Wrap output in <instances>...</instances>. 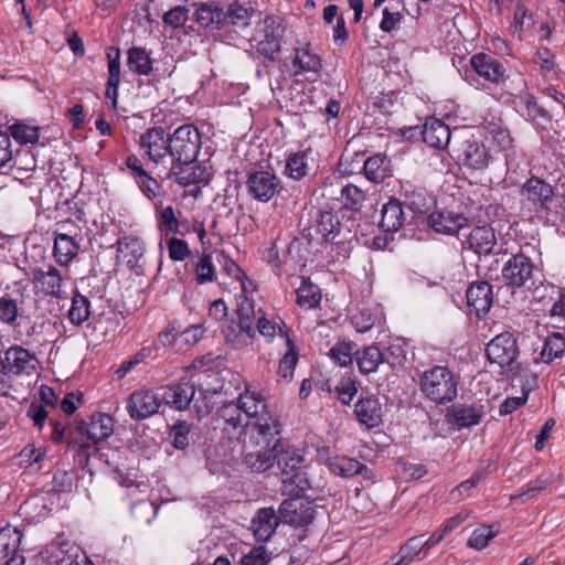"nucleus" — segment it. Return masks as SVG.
<instances>
[{
	"label": "nucleus",
	"instance_id": "1",
	"mask_svg": "<svg viewBox=\"0 0 565 565\" xmlns=\"http://www.w3.org/2000/svg\"><path fill=\"white\" fill-rule=\"evenodd\" d=\"M281 424L277 416H263L245 431L242 451L244 465L252 472H265L274 466L280 446Z\"/></svg>",
	"mask_w": 565,
	"mask_h": 565
},
{
	"label": "nucleus",
	"instance_id": "2",
	"mask_svg": "<svg viewBox=\"0 0 565 565\" xmlns=\"http://www.w3.org/2000/svg\"><path fill=\"white\" fill-rule=\"evenodd\" d=\"M217 416L224 422V429L243 428L244 433L253 423L258 422L263 416H275L256 393L246 392L241 394L237 402L223 404L217 409Z\"/></svg>",
	"mask_w": 565,
	"mask_h": 565
},
{
	"label": "nucleus",
	"instance_id": "3",
	"mask_svg": "<svg viewBox=\"0 0 565 565\" xmlns=\"http://www.w3.org/2000/svg\"><path fill=\"white\" fill-rule=\"evenodd\" d=\"M236 301L237 320L228 321L223 329V334L228 345L235 350H241L254 342L256 338L254 324L263 311L262 308L256 309L253 297L237 295Z\"/></svg>",
	"mask_w": 565,
	"mask_h": 565
},
{
	"label": "nucleus",
	"instance_id": "4",
	"mask_svg": "<svg viewBox=\"0 0 565 565\" xmlns=\"http://www.w3.org/2000/svg\"><path fill=\"white\" fill-rule=\"evenodd\" d=\"M459 376L448 366L434 365L426 370L419 379L423 395L437 405H446L458 395Z\"/></svg>",
	"mask_w": 565,
	"mask_h": 565
},
{
	"label": "nucleus",
	"instance_id": "5",
	"mask_svg": "<svg viewBox=\"0 0 565 565\" xmlns=\"http://www.w3.org/2000/svg\"><path fill=\"white\" fill-rule=\"evenodd\" d=\"M284 33L282 18L268 14L257 22L249 38L250 46L264 57L275 60V55L280 52Z\"/></svg>",
	"mask_w": 565,
	"mask_h": 565
},
{
	"label": "nucleus",
	"instance_id": "6",
	"mask_svg": "<svg viewBox=\"0 0 565 565\" xmlns=\"http://www.w3.org/2000/svg\"><path fill=\"white\" fill-rule=\"evenodd\" d=\"M201 148V136L193 125H183L169 138V154L180 164L194 162Z\"/></svg>",
	"mask_w": 565,
	"mask_h": 565
},
{
	"label": "nucleus",
	"instance_id": "7",
	"mask_svg": "<svg viewBox=\"0 0 565 565\" xmlns=\"http://www.w3.org/2000/svg\"><path fill=\"white\" fill-rule=\"evenodd\" d=\"M455 153L459 164L475 171L487 169L492 160L486 143L475 136L462 140L455 149Z\"/></svg>",
	"mask_w": 565,
	"mask_h": 565
},
{
	"label": "nucleus",
	"instance_id": "8",
	"mask_svg": "<svg viewBox=\"0 0 565 565\" xmlns=\"http://www.w3.org/2000/svg\"><path fill=\"white\" fill-rule=\"evenodd\" d=\"M519 194L530 205L534 206L535 211L547 212L551 210L555 191L550 182L532 175L521 185Z\"/></svg>",
	"mask_w": 565,
	"mask_h": 565
},
{
	"label": "nucleus",
	"instance_id": "9",
	"mask_svg": "<svg viewBox=\"0 0 565 565\" xmlns=\"http://www.w3.org/2000/svg\"><path fill=\"white\" fill-rule=\"evenodd\" d=\"M405 222V214L402 203L396 199H391L383 205L381 211L380 228L384 233V237L374 236L372 247H386L394 239Z\"/></svg>",
	"mask_w": 565,
	"mask_h": 565
},
{
	"label": "nucleus",
	"instance_id": "10",
	"mask_svg": "<svg viewBox=\"0 0 565 565\" xmlns=\"http://www.w3.org/2000/svg\"><path fill=\"white\" fill-rule=\"evenodd\" d=\"M519 348L516 338L510 331L497 334L486 348V355L490 363H495L500 367L511 365L518 358Z\"/></svg>",
	"mask_w": 565,
	"mask_h": 565
},
{
	"label": "nucleus",
	"instance_id": "11",
	"mask_svg": "<svg viewBox=\"0 0 565 565\" xmlns=\"http://www.w3.org/2000/svg\"><path fill=\"white\" fill-rule=\"evenodd\" d=\"M312 502L302 497L286 499L279 507L280 520L294 526H307L315 519Z\"/></svg>",
	"mask_w": 565,
	"mask_h": 565
},
{
	"label": "nucleus",
	"instance_id": "12",
	"mask_svg": "<svg viewBox=\"0 0 565 565\" xmlns=\"http://www.w3.org/2000/svg\"><path fill=\"white\" fill-rule=\"evenodd\" d=\"M472 70L484 81L497 86L505 84L508 79L505 62L483 52L470 57Z\"/></svg>",
	"mask_w": 565,
	"mask_h": 565
},
{
	"label": "nucleus",
	"instance_id": "13",
	"mask_svg": "<svg viewBox=\"0 0 565 565\" xmlns=\"http://www.w3.org/2000/svg\"><path fill=\"white\" fill-rule=\"evenodd\" d=\"M466 303L470 316L482 319L493 303L492 286L487 281L471 282L466 291Z\"/></svg>",
	"mask_w": 565,
	"mask_h": 565
},
{
	"label": "nucleus",
	"instance_id": "14",
	"mask_svg": "<svg viewBox=\"0 0 565 565\" xmlns=\"http://www.w3.org/2000/svg\"><path fill=\"white\" fill-rule=\"evenodd\" d=\"M279 447L275 454V461H277L278 468L284 475H290V477L282 481L296 484L300 490H303L307 481L301 478L298 471L303 461L300 450L289 446L285 447L281 444Z\"/></svg>",
	"mask_w": 565,
	"mask_h": 565
},
{
	"label": "nucleus",
	"instance_id": "15",
	"mask_svg": "<svg viewBox=\"0 0 565 565\" xmlns=\"http://www.w3.org/2000/svg\"><path fill=\"white\" fill-rule=\"evenodd\" d=\"M3 365L10 376H36L38 359L22 347L8 349Z\"/></svg>",
	"mask_w": 565,
	"mask_h": 565
},
{
	"label": "nucleus",
	"instance_id": "16",
	"mask_svg": "<svg viewBox=\"0 0 565 565\" xmlns=\"http://www.w3.org/2000/svg\"><path fill=\"white\" fill-rule=\"evenodd\" d=\"M161 401L151 390L136 391L129 397L127 411L132 419L143 420L158 413Z\"/></svg>",
	"mask_w": 565,
	"mask_h": 565
},
{
	"label": "nucleus",
	"instance_id": "17",
	"mask_svg": "<svg viewBox=\"0 0 565 565\" xmlns=\"http://www.w3.org/2000/svg\"><path fill=\"white\" fill-rule=\"evenodd\" d=\"M279 183L274 172L257 171L248 177L247 189L255 200L268 202L278 193Z\"/></svg>",
	"mask_w": 565,
	"mask_h": 565
},
{
	"label": "nucleus",
	"instance_id": "18",
	"mask_svg": "<svg viewBox=\"0 0 565 565\" xmlns=\"http://www.w3.org/2000/svg\"><path fill=\"white\" fill-rule=\"evenodd\" d=\"M534 265L521 252L513 255L502 269V276L508 285L523 287L533 276Z\"/></svg>",
	"mask_w": 565,
	"mask_h": 565
},
{
	"label": "nucleus",
	"instance_id": "19",
	"mask_svg": "<svg viewBox=\"0 0 565 565\" xmlns=\"http://www.w3.org/2000/svg\"><path fill=\"white\" fill-rule=\"evenodd\" d=\"M486 415L482 404H454L447 413L448 422L458 429L476 426Z\"/></svg>",
	"mask_w": 565,
	"mask_h": 565
},
{
	"label": "nucleus",
	"instance_id": "20",
	"mask_svg": "<svg viewBox=\"0 0 565 565\" xmlns=\"http://www.w3.org/2000/svg\"><path fill=\"white\" fill-rule=\"evenodd\" d=\"M429 227L436 233L455 235L468 226V218L462 214L448 211H435L427 218Z\"/></svg>",
	"mask_w": 565,
	"mask_h": 565
},
{
	"label": "nucleus",
	"instance_id": "21",
	"mask_svg": "<svg viewBox=\"0 0 565 565\" xmlns=\"http://www.w3.org/2000/svg\"><path fill=\"white\" fill-rule=\"evenodd\" d=\"M139 143L154 163H159L169 152V138H166L164 130L161 127L148 129L140 136Z\"/></svg>",
	"mask_w": 565,
	"mask_h": 565
},
{
	"label": "nucleus",
	"instance_id": "22",
	"mask_svg": "<svg viewBox=\"0 0 565 565\" xmlns=\"http://www.w3.org/2000/svg\"><path fill=\"white\" fill-rule=\"evenodd\" d=\"M33 281L35 288L45 296L65 298L62 289L63 278L56 268L49 266L46 270L33 269Z\"/></svg>",
	"mask_w": 565,
	"mask_h": 565
},
{
	"label": "nucleus",
	"instance_id": "23",
	"mask_svg": "<svg viewBox=\"0 0 565 565\" xmlns=\"http://www.w3.org/2000/svg\"><path fill=\"white\" fill-rule=\"evenodd\" d=\"M78 430L85 434L94 444L106 440L114 431V419L104 413L93 414L89 422H83Z\"/></svg>",
	"mask_w": 565,
	"mask_h": 565
},
{
	"label": "nucleus",
	"instance_id": "24",
	"mask_svg": "<svg viewBox=\"0 0 565 565\" xmlns=\"http://www.w3.org/2000/svg\"><path fill=\"white\" fill-rule=\"evenodd\" d=\"M565 352V335L561 332L550 333L543 341L541 348L533 351L534 364H551L555 359H559Z\"/></svg>",
	"mask_w": 565,
	"mask_h": 565
},
{
	"label": "nucleus",
	"instance_id": "25",
	"mask_svg": "<svg viewBox=\"0 0 565 565\" xmlns=\"http://www.w3.org/2000/svg\"><path fill=\"white\" fill-rule=\"evenodd\" d=\"M423 141L435 149H445L451 138L449 126L437 118H427L422 130Z\"/></svg>",
	"mask_w": 565,
	"mask_h": 565
},
{
	"label": "nucleus",
	"instance_id": "26",
	"mask_svg": "<svg viewBox=\"0 0 565 565\" xmlns=\"http://www.w3.org/2000/svg\"><path fill=\"white\" fill-rule=\"evenodd\" d=\"M280 521V515H277L273 508L258 510L252 520V530L255 539L260 542L268 541L275 533Z\"/></svg>",
	"mask_w": 565,
	"mask_h": 565
},
{
	"label": "nucleus",
	"instance_id": "27",
	"mask_svg": "<svg viewBox=\"0 0 565 565\" xmlns=\"http://www.w3.org/2000/svg\"><path fill=\"white\" fill-rule=\"evenodd\" d=\"M340 231V223L331 212H320L316 224L310 228L311 243L323 245L331 242Z\"/></svg>",
	"mask_w": 565,
	"mask_h": 565
},
{
	"label": "nucleus",
	"instance_id": "28",
	"mask_svg": "<svg viewBox=\"0 0 565 565\" xmlns=\"http://www.w3.org/2000/svg\"><path fill=\"white\" fill-rule=\"evenodd\" d=\"M382 406L376 397L362 398L355 403V418L366 429L379 427L382 424Z\"/></svg>",
	"mask_w": 565,
	"mask_h": 565
},
{
	"label": "nucleus",
	"instance_id": "29",
	"mask_svg": "<svg viewBox=\"0 0 565 565\" xmlns=\"http://www.w3.org/2000/svg\"><path fill=\"white\" fill-rule=\"evenodd\" d=\"M195 395V387L189 382L167 386L161 399L177 409H186Z\"/></svg>",
	"mask_w": 565,
	"mask_h": 565
},
{
	"label": "nucleus",
	"instance_id": "30",
	"mask_svg": "<svg viewBox=\"0 0 565 565\" xmlns=\"http://www.w3.org/2000/svg\"><path fill=\"white\" fill-rule=\"evenodd\" d=\"M126 167L145 194L148 196L157 195L159 183L143 169V166L138 157L135 154L127 157Z\"/></svg>",
	"mask_w": 565,
	"mask_h": 565
},
{
	"label": "nucleus",
	"instance_id": "31",
	"mask_svg": "<svg viewBox=\"0 0 565 565\" xmlns=\"http://www.w3.org/2000/svg\"><path fill=\"white\" fill-rule=\"evenodd\" d=\"M422 537L415 535L406 540L398 548L397 553L390 557L383 565H409L422 552Z\"/></svg>",
	"mask_w": 565,
	"mask_h": 565
},
{
	"label": "nucleus",
	"instance_id": "32",
	"mask_svg": "<svg viewBox=\"0 0 565 565\" xmlns=\"http://www.w3.org/2000/svg\"><path fill=\"white\" fill-rule=\"evenodd\" d=\"M320 67V57L312 53L308 46L295 50V55L292 57V76H299L309 72L317 73Z\"/></svg>",
	"mask_w": 565,
	"mask_h": 565
},
{
	"label": "nucleus",
	"instance_id": "33",
	"mask_svg": "<svg viewBox=\"0 0 565 565\" xmlns=\"http://www.w3.org/2000/svg\"><path fill=\"white\" fill-rule=\"evenodd\" d=\"M364 175L373 183H380L390 175L391 160L385 154H374L364 161Z\"/></svg>",
	"mask_w": 565,
	"mask_h": 565
},
{
	"label": "nucleus",
	"instance_id": "34",
	"mask_svg": "<svg viewBox=\"0 0 565 565\" xmlns=\"http://www.w3.org/2000/svg\"><path fill=\"white\" fill-rule=\"evenodd\" d=\"M77 552L78 547L63 537H57L46 547V553L55 565L73 563V559L77 557Z\"/></svg>",
	"mask_w": 565,
	"mask_h": 565
},
{
	"label": "nucleus",
	"instance_id": "35",
	"mask_svg": "<svg viewBox=\"0 0 565 565\" xmlns=\"http://www.w3.org/2000/svg\"><path fill=\"white\" fill-rule=\"evenodd\" d=\"M196 22L203 28H225V12L214 3H202L196 10Z\"/></svg>",
	"mask_w": 565,
	"mask_h": 565
},
{
	"label": "nucleus",
	"instance_id": "36",
	"mask_svg": "<svg viewBox=\"0 0 565 565\" xmlns=\"http://www.w3.org/2000/svg\"><path fill=\"white\" fill-rule=\"evenodd\" d=\"M523 114L537 125H546L552 121L551 114L541 105L537 104L536 98L525 92L519 96Z\"/></svg>",
	"mask_w": 565,
	"mask_h": 565
},
{
	"label": "nucleus",
	"instance_id": "37",
	"mask_svg": "<svg viewBox=\"0 0 565 565\" xmlns=\"http://www.w3.org/2000/svg\"><path fill=\"white\" fill-rule=\"evenodd\" d=\"M311 150L290 153L286 159L285 174L292 180H300L308 174Z\"/></svg>",
	"mask_w": 565,
	"mask_h": 565
},
{
	"label": "nucleus",
	"instance_id": "38",
	"mask_svg": "<svg viewBox=\"0 0 565 565\" xmlns=\"http://www.w3.org/2000/svg\"><path fill=\"white\" fill-rule=\"evenodd\" d=\"M20 543V532L17 529L4 527L0 530V559L6 565H14V554Z\"/></svg>",
	"mask_w": 565,
	"mask_h": 565
},
{
	"label": "nucleus",
	"instance_id": "39",
	"mask_svg": "<svg viewBox=\"0 0 565 565\" xmlns=\"http://www.w3.org/2000/svg\"><path fill=\"white\" fill-rule=\"evenodd\" d=\"M383 362V353L376 345L366 347L362 352L355 351V363L363 374L375 372Z\"/></svg>",
	"mask_w": 565,
	"mask_h": 565
},
{
	"label": "nucleus",
	"instance_id": "40",
	"mask_svg": "<svg viewBox=\"0 0 565 565\" xmlns=\"http://www.w3.org/2000/svg\"><path fill=\"white\" fill-rule=\"evenodd\" d=\"M127 65L129 70L139 75H149L152 71V62L148 53L142 47H131L128 50Z\"/></svg>",
	"mask_w": 565,
	"mask_h": 565
},
{
	"label": "nucleus",
	"instance_id": "41",
	"mask_svg": "<svg viewBox=\"0 0 565 565\" xmlns=\"http://www.w3.org/2000/svg\"><path fill=\"white\" fill-rule=\"evenodd\" d=\"M500 532V524L481 525L475 529L468 540L467 545L470 548L482 551Z\"/></svg>",
	"mask_w": 565,
	"mask_h": 565
},
{
	"label": "nucleus",
	"instance_id": "42",
	"mask_svg": "<svg viewBox=\"0 0 565 565\" xmlns=\"http://www.w3.org/2000/svg\"><path fill=\"white\" fill-rule=\"evenodd\" d=\"M256 15V10L252 7H244L239 3H233L225 12V26L232 24L237 28L248 26L250 20Z\"/></svg>",
	"mask_w": 565,
	"mask_h": 565
},
{
	"label": "nucleus",
	"instance_id": "43",
	"mask_svg": "<svg viewBox=\"0 0 565 565\" xmlns=\"http://www.w3.org/2000/svg\"><path fill=\"white\" fill-rule=\"evenodd\" d=\"M286 344L288 349L279 362L278 374L286 382H289L294 376V372L298 363V354L296 351V345L290 337H287Z\"/></svg>",
	"mask_w": 565,
	"mask_h": 565
},
{
	"label": "nucleus",
	"instance_id": "44",
	"mask_svg": "<svg viewBox=\"0 0 565 565\" xmlns=\"http://www.w3.org/2000/svg\"><path fill=\"white\" fill-rule=\"evenodd\" d=\"M462 235L468 238V247H493L495 244L494 231L489 225L476 226L469 234L463 233Z\"/></svg>",
	"mask_w": 565,
	"mask_h": 565
},
{
	"label": "nucleus",
	"instance_id": "45",
	"mask_svg": "<svg viewBox=\"0 0 565 565\" xmlns=\"http://www.w3.org/2000/svg\"><path fill=\"white\" fill-rule=\"evenodd\" d=\"M89 301L88 299L75 291L72 297V305L68 310V318L75 326H81L89 317Z\"/></svg>",
	"mask_w": 565,
	"mask_h": 565
},
{
	"label": "nucleus",
	"instance_id": "46",
	"mask_svg": "<svg viewBox=\"0 0 565 565\" xmlns=\"http://www.w3.org/2000/svg\"><path fill=\"white\" fill-rule=\"evenodd\" d=\"M256 323V331L259 332L267 341H271L275 337V334L279 333L281 338H284L287 341L288 334V328L287 326L280 321L279 323L274 322L271 320H268L265 318L264 313L259 315Z\"/></svg>",
	"mask_w": 565,
	"mask_h": 565
},
{
	"label": "nucleus",
	"instance_id": "47",
	"mask_svg": "<svg viewBox=\"0 0 565 565\" xmlns=\"http://www.w3.org/2000/svg\"><path fill=\"white\" fill-rule=\"evenodd\" d=\"M486 471L484 470H478L471 475V477L461 483H459L457 487H455L451 492L450 497L451 500L455 502L461 501L462 499L470 495V491L477 488V486L484 479Z\"/></svg>",
	"mask_w": 565,
	"mask_h": 565
},
{
	"label": "nucleus",
	"instance_id": "48",
	"mask_svg": "<svg viewBox=\"0 0 565 565\" xmlns=\"http://www.w3.org/2000/svg\"><path fill=\"white\" fill-rule=\"evenodd\" d=\"M321 301L319 288L315 285L302 281L297 290V303L300 307L315 308Z\"/></svg>",
	"mask_w": 565,
	"mask_h": 565
},
{
	"label": "nucleus",
	"instance_id": "49",
	"mask_svg": "<svg viewBox=\"0 0 565 565\" xmlns=\"http://www.w3.org/2000/svg\"><path fill=\"white\" fill-rule=\"evenodd\" d=\"M11 136L21 145L34 143L39 140V128L17 122L10 126Z\"/></svg>",
	"mask_w": 565,
	"mask_h": 565
},
{
	"label": "nucleus",
	"instance_id": "50",
	"mask_svg": "<svg viewBox=\"0 0 565 565\" xmlns=\"http://www.w3.org/2000/svg\"><path fill=\"white\" fill-rule=\"evenodd\" d=\"M329 356L335 364L340 366L350 365L353 362L351 343L347 341L338 342L331 348Z\"/></svg>",
	"mask_w": 565,
	"mask_h": 565
},
{
	"label": "nucleus",
	"instance_id": "51",
	"mask_svg": "<svg viewBox=\"0 0 565 565\" xmlns=\"http://www.w3.org/2000/svg\"><path fill=\"white\" fill-rule=\"evenodd\" d=\"M379 308H362L359 316L355 315V332L364 333L372 329L377 318Z\"/></svg>",
	"mask_w": 565,
	"mask_h": 565
},
{
	"label": "nucleus",
	"instance_id": "52",
	"mask_svg": "<svg viewBox=\"0 0 565 565\" xmlns=\"http://www.w3.org/2000/svg\"><path fill=\"white\" fill-rule=\"evenodd\" d=\"M551 483H552L551 479L543 478V477H537L536 479L531 480L527 483H525L520 489V492L518 494H512L510 500L513 501V500H516V499L522 498V497L531 498L535 493L541 492L542 490L547 488V486H550Z\"/></svg>",
	"mask_w": 565,
	"mask_h": 565
},
{
	"label": "nucleus",
	"instance_id": "53",
	"mask_svg": "<svg viewBox=\"0 0 565 565\" xmlns=\"http://www.w3.org/2000/svg\"><path fill=\"white\" fill-rule=\"evenodd\" d=\"M214 254L223 273L236 280L243 277L244 271L242 268L232 258L226 256L223 249H215Z\"/></svg>",
	"mask_w": 565,
	"mask_h": 565
},
{
	"label": "nucleus",
	"instance_id": "54",
	"mask_svg": "<svg viewBox=\"0 0 565 565\" xmlns=\"http://www.w3.org/2000/svg\"><path fill=\"white\" fill-rule=\"evenodd\" d=\"M213 255L204 254L196 265V280L199 284L212 281L214 279L215 266L213 265Z\"/></svg>",
	"mask_w": 565,
	"mask_h": 565
},
{
	"label": "nucleus",
	"instance_id": "55",
	"mask_svg": "<svg viewBox=\"0 0 565 565\" xmlns=\"http://www.w3.org/2000/svg\"><path fill=\"white\" fill-rule=\"evenodd\" d=\"M190 428L186 422H179L172 427L170 437L177 449H184L189 445Z\"/></svg>",
	"mask_w": 565,
	"mask_h": 565
},
{
	"label": "nucleus",
	"instance_id": "56",
	"mask_svg": "<svg viewBox=\"0 0 565 565\" xmlns=\"http://www.w3.org/2000/svg\"><path fill=\"white\" fill-rule=\"evenodd\" d=\"M270 554L265 546L254 547L241 559V565H267Z\"/></svg>",
	"mask_w": 565,
	"mask_h": 565
},
{
	"label": "nucleus",
	"instance_id": "57",
	"mask_svg": "<svg viewBox=\"0 0 565 565\" xmlns=\"http://www.w3.org/2000/svg\"><path fill=\"white\" fill-rule=\"evenodd\" d=\"M490 135L501 150L505 151L512 148L513 138L508 128L500 125H493L490 129Z\"/></svg>",
	"mask_w": 565,
	"mask_h": 565
},
{
	"label": "nucleus",
	"instance_id": "58",
	"mask_svg": "<svg viewBox=\"0 0 565 565\" xmlns=\"http://www.w3.org/2000/svg\"><path fill=\"white\" fill-rule=\"evenodd\" d=\"M328 466L333 473L349 478L352 475L353 460L345 457H333L328 460Z\"/></svg>",
	"mask_w": 565,
	"mask_h": 565
},
{
	"label": "nucleus",
	"instance_id": "59",
	"mask_svg": "<svg viewBox=\"0 0 565 565\" xmlns=\"http://www.w3.org/2000/svg\"><path fill=\"white\" fill-rule=\"evenodd\" d=\"M335 394L343 405H350L353 399V377L350 374L341 379L335 386Z\"/></svg>",
	"mask_w": 565,
	"mask_h": 565
},
{
	"label": "nucleus",
	"instance_id": "60",
	"mask_svg": "<svg viewBox=\"0 0 565 565\" xmlns=\"http://www.w3.org/2000/svg\"><path fill=\"white\" fill-rule=\"evenodd\" d=\"M108 81L120 82V51L115 47L107 50Z\"/></svg>",
	"mask_w": 565,
	"mask_h": 565
},
{
	"label": "nucleus",
	"instance_id": "61",
	"mask_svg": "<svg viewBox=\"0 0 565 565\" xmlns=\"http://www.w3.org/2000/svg\"><path fill=\"white\" fill-rule=\"evenodd\" d=\"M159 225L169 233L178 232L179 221L172 206H166L160 211Z\"/></svg>",
	"mask_w": 565,
	"mask_h": 565
},
{
	"label": "nucleus",
	"instance_id": "62",
	"mask_svg": "<svg viewBox=\"0 0 565 565\" xmlns=\"http://www.w3.org/2000/svg\"><path fill=\"white\" fill-rule=\"evenodd\" d=\"M552 319L565 320V287H558L553 297V303L550 309Z\"/></svg>",
	"mask_w": 565,
	"mask_h": 565
},
{
	"label": "nucleus",
	"instance_id": "63",
	"mask_svg": "<svg viewBox=\"0 0 565 565\" xmlns=\"http://www.w3.org/2000/svg\"><path fill=\"white\" fill-rule=\"evenodd\" d=\"M188 20V10L184 7L177 6L164 13L163 21L173 28L182 26Z\"/></svg>",
	"mask_w": 565,
	"mask_h": 565
},
{
	"label": "nucleus",
	"instance_id": "64",
	"mask_svg": "<svg viewBox=\"0 0 565 565\" xmlns=\"http://www.w3.org/2000/svg\"><path fill=\"white\" fill-rule=\"evenodd\" d=\"M534 63L543 71L551 72L555 68V56L547 47H539L534 54Z\"/></svg>",
	"mask_w": 565,
	"mask_h": 565
}]
</instances>
